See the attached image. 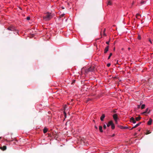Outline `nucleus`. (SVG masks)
<instances>
[{
	"label": "nucleus",
	"mask_w": 153,
	"mask_h": 153,
	"mask_svg": "<svg viewBox=\"0 0 153 153\" xmlns=\"http://www.w3.org/2000/svg\"><path fill=\"white\" fill-rule=\"evenodd\" d=\"M95 128L97 129V127L96 126H95Z\"/></svg>",
	"instance_id": "36"
},
{
	"label": "nucleus",
	"mask_w": 153,
	"mask_h": 153,
	"mask_svg": "<svg viewBox=\"0 0 153 153\" xmlns=\"http://www.w3.org/2000/svg\"><path fill=\"white\" fill-rule=\"evenodd\" d=\"M149 41L151 44L152 43V41L150 39H149Z\"/></svg>",
	"instance_id": "34"
},
{
	"label": "nucleus",
	"mask_w": 153,
	"mask_h": 153,
	"mask_svg": "<svg viewBox=\"0 0 153 153\" xmlns=\"http://www.w3.org/2000/svg\"><path fill=\"white\" fill-rule=\"evenodd\" d=\"M141 16V15H140L139 14H137L136 15V18H137V19H139V18H138V16Z\"/></svg>",
	"instance_id": "18"
},
{
	"label": "nucleus",
	"mask_w": 153,
	"mask_h": 153,
	"mask_svg": "<svg viewBox=\"0 0 153 153\" xmlns=\"http://www.w3.org/2000/svg\"><path fill=\"white\" fill-rule=\"evenodd\" d=\"M48 129L47 128L45 127L43 129V132L44 134L46 133L48 131Z\"/></svg>",
	"instance_id": "12"
},
{
	"label": "nucleus",
	"mask_w": 153,
	"mask_h": 153,
	"mask_svg": "<svg viewBox=\"0 0 153 153\" xmlns=\"http://www.w3.org/2000/svg\"><path fill=\"white\" fill-rule=\"evenodd\" d=\"M111 1H109L108 3V5H111Z\"/></svg>",
	"instance_id": "17"
},
{
	"label": "nucleus",
	"mask_w": 153,
	"mask_h": 153,
	"mask_svg": "<svg viewBox=\"0 0 153 153\" xmlns=\"http://www.w3.org/2000/svg\"><path fill=\"white\" fill-rule=\"evenodd\" d=\"M103 127V128H104V129H106V125H105V124H104V125Z\"/></svg>",
	"instance_id": "27"
},
{
	"label": "nucleus",
	"mask_w": 153,
	"mask_h": 153,
	"mask_svg": "<svg viewBox=\"0 0 153 153\" xmlns=\"http://www.w3.org/2000/svg\"><path fill=\"white\" fill-rule=\"evenodd\" d=\"M102 127L101 126H100L99 127V129L100 131L101 132H102L103 131V130L102 129Z\"/></svg>",
	"instance_id": "11"
},
{
	"label": "nucleus",
	"mask_w": 153,
	"mask_h": 153,
	"mask_svg": "<svg viewBox=\"0 0 153 153\" xmlns=\"http://www.w3.org/2000/svg\"><path fill=\"white\" fill-rule=\"evenodd\" d=\"M128 49H129V50H130V48H128Z\"/></svg>",
	"instance_id": "40"
},
{
	"label": "nucleus",
	"mask_w": 153,
	"mask_h": 153,
	"mask_svg": "<svg viewBox=\"0 0 153 153\" xmlns=\"http://www.w3.org/2000/svg\"><path fill=\"white\" fill-rule=\"evenodd\" d=\"M1 149V147H0V149Z\"/></svg>",
	"instance_id": "43"
},
{
	"label": "nucleus",
	"mask_w": 153,
	"mask_h": 153,
	"mask_svg": "<svg viewBox=\"0 0 153 153\" xmlns=\"http://www.w3.org/2000/svg\"><path fill=\"white\" fill-rule=\"evenodd\" d=\"M146 113L145 111H144V112H143V113H142V114H145V113Z\"/></svg>",
	"instance_id": "35"
},
{
	"label": "nucleus",
	"mask_w": 153,
	"mask_h": 153,
	"mask_svg": "<svg viewBox=\"0 0 153 153\" xmlns=\"http://www.w3.org/2000/svg\"><path fill=\"white\" fill-rule=\"evenodd\" d=\"M144 2H145V1H142L141 2V4H143L144 3Z\"/></svg>",
	"instance_id": "31"
},
{
	"label": "nucleus",
	"mask_w": 153,
	"mask_h": 153,
	"mask_svg": "<svg viewBox=\"0 0 153 153\" xmlns=\"http://www.w3.org/2000/svg\"><path fill=\"white\" fill-rule=\"evenodd\" d=\"M117 120H114L115 121V123L116 124H117Z\"/></svg>",
	"instance_id": "32"
},
{
	"label": "nucleus",
	"mask_w": 153,
	"mask_h": 153,
	"mask_svg": "<svg viewBox=\"0 0 153 153\" xmlns=\"http://www.w3.org/2000/svg\"><path fill=\"white\" fill-rule=\"evenodd\" d=\"M140 131V129L139 130V131Z\"/></svg>",
	"instance_id": "42"
},
{
	"label": "nucleus",
	"mask_w": 153,
	"mask_h": 153,
	"mask_svg": "<svg viewBox=\"0 0 153 153\" xmlns=\"http://www.w3.org/2000/svg\"><path fill=\"white\" fill-rule=\"evenodd\" d=\"M139 107H140V106H139H139H138V107L139 108Z\"/></svg>",
	"instance_id": "41"
},
{
	"label": "nucleus",
	"mask_w": 153,
	"mask_h": 153,
	"mask_svg": "<svg viewBox=\"0 0 153 153\" xmlns=\"http://www.w3.org/2000/svg\"><path fill=\"white\" fill-rule=\"evenodd\" d=\"M105 30H106V29L105 28L103 31V35L105 36H106V34L105 33Z\"/></svg>",
	"instance_id": "14"
},
{
	"label": "nucleus",
	"mask_w": 153,
	"mask_h": 153,
	"mask_svg": "<svg viewBox=\"0 0 153 153\" xmlns=\"http://www.w3.org/2000/svg\"><path fill=\"white\" fill-rule=\"evenodd\" d=\"M94 69V66H91L88 69H86L85 70V73H88L89 72L93 71Z\"/></svg>",
	"instance_id": "3"
},
{
	"label": "nucleus",
	"mask_w": 153,
	"mask_h": 153,
	"mask_svg": "<svg viewBox=\"0 0 153 153\" xmlns=\"http://www.w3.org/2000/svg\"><path fill=\"white\" fill-rule=\"evenodd\" d=\"M76 81L75 80H74L73 82H72V83H71V84H73V83H74Z\"/></svg>",
	"instance_id": "30"
},
{
	"label": "nucleus",
	"mask_w": 153,
	"mask_h": 153,
	"mask_svg": "<svg viewBox=\"0 0 153 153\" xmlns=\"http://www.w3.org/2000/svg\"><path fill=\"white\" fill-rule=\"evenodd\" d=\"M138 39L139 40H140L141 39V36H140V35H138Z\"/></svg>",
	"instance_id": "21"
},
{
	"label": "nucleus",
	"mask_w": 153,
	"mask_h": 153,
	"mask_svg": "<svg viewBox=\"0 0 153 153\" xmlns=\"http://www.w3.org/2000/svg\"><path fill=\"white\" fill-rule=\"evenodd\" d=\"M128 128V127L127 126H123V129H126Z\"/></svg>",
	"instance_id": "24"
},
{
	"label": "nucleus",
	"mask_w": 153,
	"mask_h": 153,
	"mask_svg": "<svg viewBox=\"0 0 153 153\" xmlns=\"http://www.w3.org/2000/svg\"><path fill=\"white\" fill-rule=\"evenodd\" d=\"M141 118V117L140 116L136 117L135 118V120L133 117H131L130 119V121L131 122L133 123H136V121H138Z\"/></svg>",
	"instance_id": "2"
},
{
	"label": "nucleus",
	"mask_w": 153,
	"mask_h": 153,
	"mask_svg": "<svg viewBox=\"0 0 153 153\" xmlns=\"http://www.w3.org/2000/svg\"><path fill=\"white\" fill-rule=\"evenodd\" d=\"M105 117V115L104 114H103L100 117V120L101 121H103Z\"/></svg>",
	"instance_id": "6"
},
{
	"label": "nucleus",
	"mask_w": 153,
	"mask_h": 153,
	"mask_svg": "<svg viewBox=\"0 0 153 153\" xmlns=\"http://www.w3.org/2000/svg\"><path fill=\"white\" fill-rule=\"evenodd\" d=\"M113 123V122L112 121V120H111V121H109L108 122V123L107 124V127H109L110 125H112V123Z\"/></svg>",
	"instance_id": "7"
},
{
	"label": "nucleus",
	"mask_w": 153,
	"mask_h": 153,
	"mask_svg": "<svg viewBox=\"0 0 153 153\" xmlns=\"http://www.w3.org/2000/svg\"><path fill=\"white\" fill-rule=\"evenodd\" d=\"M110 65H111V64H110V63H108V64H107V66L108 67H110Z\"/></svg>",
	"instance_id": "28"
},
{
	"label": "nucleus",
	"mask_w": 153,
	"mask_h": 153,
	"mask_svg": "<svg viewBox=\"0 0 153 153\" xmlns=\"http://www.w3.org/2000/svg\"><path fill=\"white\" fill-rule=\"evenodd\" d=\"M148 110H149L148 108H146V111H145V112L146 113H149V112H148Z\"/></svg>",
	"instance_id": "23"
},
{
	"label": "nucleus",
	"mask_w": 153,
	"mask_h": 153,
	"mask_svg": "<svg viewBox=\"0 0 153 153\" xmlns=\"http://www.w3.org/2000/svg\"><path fill=\"white\" fill-rule=\"evenodd\" d=\"M118 127L121 129H123V126H122L118 125Z\"/></svg>",
	"instance_id": "15"
},
{
	"label": "nucleus",
	"mask_w": 153,
	"mask_h": 153,
	"mask_svg": "<svg viewBox=\"0 0 153 153\" xmlns=\"http://www.w3.org/2000/svg\"><path fill=\"white\" fill-rule=\"evenodd\" d=\"M26 19L27 20H29L30 19V17H29L28 16V17H27Z\"/></svg>",
	"instance_id": "29"
},
{
	"label": "nucleus",
	"mask_w": 153,
	"mask_h": 153,
	"mask_svg": "<svg viewBox=\"0 0 153 153\" xmlns=\"http://www.w3.org/2000/svg\"><path fill=\"white\" fill-rule=\"evenodd\" d=\"M14 29V28L13 27H10L7 28V30L11 31H13Z\"/></svg>",
	"instance_id": "8"
},
{
	"label": "nucleus",
	"mask_w": 153,
	"mask_h": 153,
	"mask_svg": "<svg viewBox=\"0 0 153 153\" xmlns=\"http://www.w3.org/2000/svg\"><path fill=\"white\" fill-rule=\"evenodd\" d=\"M111 128L112 129H114V128H115V126H114V125L113 123L112 125H111Z\"/></svg>",
	"instance_id": "13"
},
{
	"label": "nucleus",
	"mask_w": 153,
	"mask_h": 153,
	"mask_svg": "<svg viewBox=\"0 0 153 153\" xmlns=\"http://www.w3.org/2000/svg\"><path fill=\"white\" fill-rule=\"evenodd\" d=\"M113 112H114V113H116V111H115V110H114V111H113Z\"/></svg>",
	"instance_id": "38"
},
{
	"label": "nucleus",
	"mask_w": 153,
	"mask_h": 153,
	"mask_svg": "<svg viewBox=\"0 0 153 153\" xmlns=\"http://www.w3.org/2000/svg\"><path fill=\"white\" fill-rule=\"evenodd\" d=\"M109 41H107V42H106V43L107 44H108V45H109Z\"/></svg>",
	"instance_id": "33"
},
{
	"label": "nucleus",
	"mask_w": 153,
	"mask_h": 153,
	"mask_svg": "<svg viewBox=\"0 0 153 153\" xmlns=\"http://www.w3.org/2000/svg\"><path fill=\"white\" fill-rule=\"evenodd\" d=\"M136 134H137V133H135L134 135H136Z\"/></svg>",
	"instance_id": "39"
},
{
	"label": "nucleus",
	"mask_w": 153,
	"mask_h": 153,
	"mask_svg": "<svg viewBox=\"0 0 153 153\" xmlns=\"http://www.w3.org/2000/svg\"><path fill=\"white\" fill-rule=\"evenodd\" d=\"M52 17L53 16L51 13L49 12L45 13V15L43 16V19L45 21H48L50 20Z\"/></svg>",
	"instance_id": "1"
},
{
	"label": "nucleus",
	"mask_w": 153,
	"mask_h": 153,
	"mask_svg": "<svg viewBox=\"0 0 153 153\" xmlns=\"http://www.w3.org/2000/svg\"><path fill=\"white\" fill-rule=\"evenodd\" d=\"M150 133H151V132H150L149 131H147V132L146 133V134H150Z\"/></svg>",
	"instance_id": "25"
},
{
	"label": "nucleus",
	"mask_w": 153,
	"mask_h": 153,
	"mask_svg": "<svg viewBox=\"0 0 153 153\" xmlns=\"http://www.w3.org/2000/svg\"><path fill=\"white\" fill-rule=\"evenodd\" d=\"M152 120L150 118L149 119V120L148 122V123H147L148 125H151L152 124Z\"/></svg>",
	"instance_id": "9"
},
{
	"label": "nucleus",
	"mask_w": 153,
	"mask_h": 153,
	"mask_svg": "<svg viewBox=\"0 0 153 153\" xmlns=\"http://www.w3.org/2000/svg\"><path fill=\"white\" fill-rule=\"evenodd\" d=\"M112 55V53H111L110 54V55H109V56L108 57V59H110V57H111V56Z\"/></svg>",
	"instance_id": "20"
},
{
	"label": "nucleus",
	"mask_w": 153,
	"mask_h": 153,
	"mask_svg": "<svg viewBox=\"0 0 153 153\" xmlns=\"http://www.w3.org/2000/svg\"><path fill=\"white\" fill-rule=\"evenodd\" d=\"M138 127L137 126V125H135L134 127H132L131 129H133V128H136V127Z\"/></svg>",
	"instance_id": "22"
},
{
	"label": "nucleus",
	"mask_w": 153,
	"mask_h": 153,
	"mask_svg": "<svg viewBox=\"0 0 153 153\" xmlns=\"http://www.w3.org/2000/svg\"><path fill=\"white\" fill-rule=\"evenodd\" d=\"M145 104H143L141 107V108L142 109H143L145 107Z\"/></svg>",
	"instance_id": "16"
},
{
	"label": "nucleus",
	"mask_w": 153,
	"mask_h": 153,
	"mask_svg": "<svg viewBox=\"0 0 153 153\" xmlns=\"http://www.w3.org/2000/svg\"><path fill=\"white\" fill-rule=\"evenodd\" d=\"M6 148H7L6 146H3V147H1L0 149H1V150H2L3 151H4V150H5L6 149Z\"/></svg>",
	"instance_id": "10"
},
{
	"label": "nucleus",
	"mask_w": 153,
	"mask_h": 153,
	"mask_svg": "<svg viewBox=\"0 0 153 153\" xmlns=\"http://www.w3.org/2000/svg\"><path fill=\"white\" fill-rule=\"evenodd\" d=\"M114 136H115V134H113L112 135V137H114Z\"/></svg>",
	"instance_id": "37"
},
{
	"label": "nucleus",
	"mask_w": 153,
	"mask_h": 153,
	"mask_svg": "<svg viewBox=\"0 0 153 153\" xmlns=\"http://www.w3.org/2000/svg\"><path fill=\"white\" fill-rule=\"evenodd\" d=\"M113 118L114 120H117L118 119V116L117 114H115L113 115Z\"/></svg>",
	"instance_id": "4"
},
{
	"label": "nucleus",
	"mask_w": 153,
	"mask_h": 153,
	"mask_svg": "<svg viewBox=\"0 0 153 153\" xmlns=\"http://www.w3.org/2000/svg\"><path fill=\"white\" fill-rule=\"evenodd\" d=\"M141 122H139V123L137 124L136 125L137 126H138L141 124Z\"/></svg>",
	"instance_id": "26"
},
{
	"label": "nucleus",
	"mask_w": 153,
	"mask_h": 153,
	"mask_svg": "<svg viewBox=\"0 0 153 153\" xmlns=\"http://www.w3.org/2000/svg\"><path fill=\"white\" fill-rule=\"evenodd\" d=\"M65 15V14H62L61 15H60L59 16V18H61V17H63Z\"/></svg>",
	"instance_id": "19"
},
{
	"label": "nucleus",
	"mask_w": 153,
	"mask_h": 153,
	"mask_svg": "<svg viewBox=\"0 0 153 153\" xmlns=\"http://www.w3.org/2000/svg\"><path fill=\"white\" fill-rule=\"evenodd\" d=\"M109 46H107L104 49V53H106L108 50Z\"/></svg>",
	"instance_id": "5"
}]
</instances>
